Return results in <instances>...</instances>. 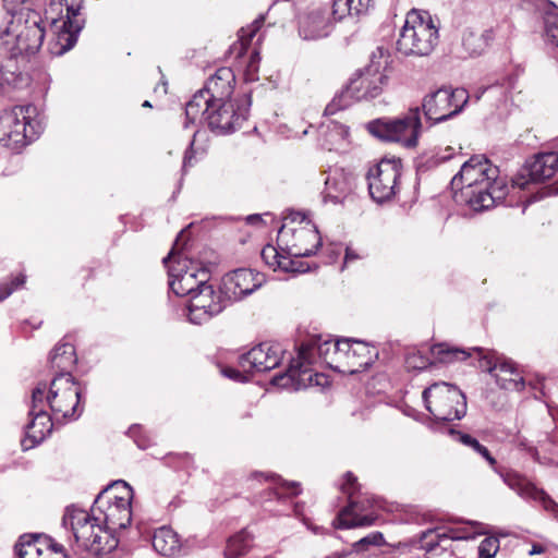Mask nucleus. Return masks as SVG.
<instances>
[{
	"mask_svg": "<svg viewBox=\"0 0 558 558\" xmlns=\"http://www.w3.org/2000/svg\"><path fill=\"white\" fill-rule=\"evenodd\" d=\"M452 189H461L468 205L474 211L492 208L506 199L511 186L499 177V169L484 156L465 161L451 180Z\"/></svg>",
	"mask_w": 558,
	"mask_h": 558,
	"instance_id": "nucleus-1",
	"label": "nucleus"
},
{
	"mask_svg": "<svg viewBox=\"0 0 558 558\" xmlns=\"http://www.w3.org/2000/svg\"><path fill=\"white\" fill-rule=\"evenodd\" d=\"M344 345H347L345 339L332 341L331 339L323 340L320 336L312 337L300 345L298 356L291 361L288 371L274 376L271 384L293 390L320 385L323 375L313 373L311 367L315 355L317 354L327 366L335 371L338 353L342 352Z\"/></svg>",
	"mask_w": 558,
	"mask_h": 558,
	"instance_id": "nucleus-2",
	"label": "nucleus"
},
{
	"mask_svg": "<svg viewBox=\"0 0 558 558\" xmlns=\"http://www.w3.org/2000/svg\"><path fill=\"white\" fill-rule=\"evenodd\" d=\"M82 0H50L48 7L45 9V19H41L40 27L46 34V23H49L52 31V36L48 41V50L52 56H62L71 50L78 37V33L83 28V21L78 17ZM35 12L41 16L37 11L25 8L14 16L11 22L20 19L24 21L28 12Z\"/></svg>",
	"mask_w": 558,
	"mask_h": 558,
	"instance_id": "nucleus-3",
	"label": "nucleus"
},
{
	"mask_svg": "<svg viewBox=\"0 0 558 558\" xmlns=\"http://www.w3.org/2000/svg\"><path fill=\"white\" fill-rule=\"evenodd\" d=\"M250 106V97L246 95L232 100L210 102L196 114L190 113L189 105H185L184 128L206 123L214 133L228 134L241 128L247 119Z\"/></svg>",
	"mask_w": 558,
	"mask_h": 558,
	"instance_id": "nucleus-4",
	"label": "nucleus"
},
{
	"mask_svg": "<svg viewBox=\"0 0 558 558\" xmlns=\"http://www.w3.org/2000/svg\"><path fill=\"white\" fill-rule=\"evenodd\" d=\"M62 525L70 529L76 544L93 555H101L113 550L118 541L101 526V517L83 509L69 507L62 519Z\"/></svg>",
	"mask_w": 558,
	"mask_h": 558,
	"instance_id": "nucleus-5",
	"label": "nucleus"
},
{
	"mask_svg": "<svg viewBox=\"0 0 558 558\" xmlns=\"http://www.w3.org/2000/svg\"><path fill=\"white\" fill-rule=\"evenodd\" d=\"M43 117L34 105L15 106L0 114V143L19 150L44 131Z\"/></svg>",
	"mask_w": 558,
	"mask_h": 558,
	"instance_id": "nucleus-6",
	"label": "nucleus"
},
{
	"mask_svg": "<svg viewBox=\"0 0 558 558\" xmlns=\"http://www.w3.org/2000/svg\"><path fill=\"white\" fill-rule=\"evenodd\" d=\"M277 241L282 252L294 257L314 255L322 245L317 227L300 211H292L284 218Z\"/></svg>",
	"mask_w": 558,
	"mask_h": 558,
	"instance_id": "nucleus-7",
	"label": "nucleus"
},
{
	"mask_svg": "<svg viewBox=\"0 0 558 558\" xmlns=\"http://www.w3.org/2000/svg\"><path fill=\"white\" fill-rule=\"evenodd\" d=\"M439 38L438 28L428 12L412 10L397 40V50L404 56L425 57L433 52Z\"/></svg>",
	"mask_w": 558,
	"mask_h": 558,
	"instance_id": "nucleus-8",
	"label": "nucleus"
},
{
	"mask_svg": "<svg viewBox=\"0 0 558 558\" xmlns=\"http://www.w3.org/2000/svg\"><path fill=\"white\" fill-rule=\"evenodd\" d=\"M38 386H45V407H49L56 421L77 420L83 413V390L72 374H56L48 392L46 384Z\"/></svg>",
	"mask_w": 558,
	"mask_h": 558,
	"instance_id": "nucleus-9",
	"label": "nucleus"
},
{
	"mask_svg": "<svg viewBox=\"0 0 558 558\" xmlns=\"http://www.w3.org/2000/svg\"><path fill=\"white\" fill-rule=\"evenodd\" d=\"M368 132L385 142H395L407 148L417 146L422 131L420 108H411L405 114L395 118H380L368 122Z\"/></svg>",
	"mask_w": 558,
	"mask_h": 558,
	"instance_id": "nucleus-10",
	"label": "nucleus"
},
{
	"mask_svg": "<svg viewBox=\"0 0 558 558\" xmlns=\"http://www.w3.org/2000/svg\"><path fill=\"white\" fill-rule=\"evenodd\" d=\"M422 398L426 410L438 421L461 420L466 414V397L454 385L434 383L423 390Z\"/></svg>",
	"mask_w": 558,
	"mask_h": 558,
	"instance_id": "nucleus-11",
	"label": "nucleus"
},
{
	"mask_svg": "<svg viewBox=\"0 0 558 558\" xmlns=\"http://www.w3.org/2000/svg\"><path fill=\"white\" fill-rule=\"evenodd\" d=\"M168 269L169 288L178 296H192L209 280V271L198 262L178 255L174 248L162 259Z\"/></svg>",
	"mask_w": 558,
	"mask_h": 558,
	"instance_id": "nucleus-12",
	"label": "nucleus"
},
{
	"mask_svg": "<svg viewBox=\"0 0 558 558\" xmlns=\"http://www.w3.org/2000/svg\"><path fill=\"white\" fill-rule=\"evenodd\" d=\"M114 487H121L123 494L108 496V499H105L108 492L104 489L98 494L92 507V512L102 515L101 523L105 524L106 531L109 533L126 529L132 521V487L124 481L114 482Z\"/></svg>",
	"mask_w": 558,
	"mask_h": 558,
	"instance_id": "nucleus-13",
	"label": "nucleus"
},
{
	"mask_svg": "<svg viewBox=\"0 0 558 558\" xmlns=\"http://www.w3.org/2000/svg\"><path fill=\"white\" fill-rule=\"evenodd\" d=\"M389 53L383 47L372 53L371 64L357 77L352 78L348 85L349 93L354 99H372L377 97L388 82V76L381 71L388 64Z\"/></svg>",
	"mask_w": 558,
	"mask_h": 558,
	"instance_id": "nucleus-14",
	"label": "nucleus"
},
{
	"mask_svg": "<svg viewBox=\"0 0 558 558\" xmlns=\"http://www.w3.org/2000/svg\"><path fill=\"white\" fill-rule=\"evenodd\" d=\"M469 100L464 88H439L426 95L422 102L425 118L432 124L444 122L462 111Z\"/></svg>",
	"mask_w": 558,
	"mask_h": 558,
	"instance_id": "nucleus-15",
	"label": "nucleus"
},
{
	"mask_svg": "<svg viewBox=\"0 0 558 558\" xmlns=\"http://www.w3.org/2000/svg\"><path fill=\"white\" fill-rule=\"evenodd\" d=\"M402 165L399 159L384 158L371 167L366 180L372 199L378 204L392 199L399 189Z\"/></svg>",
	"mask_w": 558,
	"mask_h": 558,
	"instance_id": "nucleus-16",
	"label": "nucleus"
},
{
	"mask_svg": "<svg viewBox=\"0 0 558 558\" xmlns=\"http://www.w3.org/2000/svg\"><path fill=\"white\" fill-rule=\"evenodd\" d=\"M235 85V75L231 68L221 66L211 75L205 86L197 90L189 105L190 113L196 114L199 110L210 102L232 100Z\"/></svg>",
	"mask_w": 558,
	"mask_h": 558,
	"instance_id": "nucleus-17",
	"label": "nucleus"
},
{
	"mask_svg": "<svg viewBox=\"0 0 558 558\" xmlns=\"http://www.w3.org/2000/svg\"><path fill=\"white\" fill-rule=\"evenodd\" d=\"M230 303L222 286L216 291L213 286L206 283L190 298L186 305L187 319L194 325L205 324L219 315Z\"/></svg>",
	"mask_w": 558,
	"mask_h": 558,
	"instance_id": "nucleus-18",
	"label": "nucleus"
},
{
	"mask_svg": "<svg viewBox=\"0 0 558 558\" xmlns=\"http://www.w3.org/2000/svg\"><path fill=\"white\" fill-rule=\"evenodd\" d=\"M473 350L480 354L478 367L493 375L500 388L521 390L524 387L523 377L512 361L499 355L495 351H485L482 348H474Z\"/></svg>",
	"mask_w": 558,
	"mask_h": 558,
	"instance_id": "nucleus-19",
	"label": "nucleus"
},
{
	"mask_svg": "<svg viewBox=\"0 0 558 558\" xmlns=\"http://www.w3.org/2000/svg\"><path fill=\"white\" fill-rule=\"evenodd\" d=\"M31 421L25 426V439L22 446L25 450L40 444L51 433L52 416L45 407V386H37L32 392V403L28 412Z\"/></svg>",
	"mask_w": 558,
	"mask_h": 558,
	"instance_id": "nucleus-20",
	"label": "nucleus"
},
{
	"mask_svg": "<svg viewBox=\"0 0 558 558\" xmlns=\"http://www.w3.org/2000/svg\"><path fill=\"white\" fill-rule=\"evenodd\" d=\"M558 170V153L548 151L536 154L527 160L524 167L511 179V189L524 190L530 183H539L555 175Z\"/></svg>",
	"mask_w": 558,
	"mask_h": 558,
	"instance_id": "nucleus-21",
	"label": "nucleus"
},
{
	"mask_svg": "<svg viewBox=\"0 0 558 558\" xmlns=\"http://www.w3.org/2000/svg\"><path fill=\"white\" fill-rule=\"evenodd\" d=\"M345 342L335 364V371L339 373L357 374L368 368L378 357L377 350L363 341L345 339Z\"/></svg>",
	"mask_w": 558,
	"mask_h": 558,
	"instance_id": "nucleus-22",
	"label": "nucleus"
},
{
	"mask_svg": "<svg viewBox=\"0 0 558 558\" xmlns=\"http://www.w3.org/2000/svg\"><path fill=\"white\" fill-rule=\"evenodd\" d=\"M341 490L348 495L349 505L340 511L333 521L337 529H351L359 526H371L374 524L375 517L372 514H361L364 508L361 502L354 499L356 490V477L348 472L344 475V483L341 485Z\"/></svg>",
	"mask_w": 558,
	"mask_h": 558,
	"instance_id": "nucleus-23",
	"label": "nucleus"
},
{
	"mask_svg": "<svg viewBox=\"0 0 558 558\" xmlns=\"http://www.w3.org/2000/svg\"><path fill=\"white\" fill-rule=\"evenodd\" d=\"M282 359V349L278 344L259 343L239 356V367L248 374L264 373L276 368Z\"/></svg>",
	"mask_w": 558,
	"mask_h": 558,
	"instance_id": "nucleus-24",
	"label": "nucleus"
},
{
	"mask_svg": "<svg viewBox=\"0 0 558 558\" xmlns=\"http://www.w3.org/2000/svg\"><path fill=\"white\" fill-rule=\"evenodd\" d=\"M504 483L521 498L539 504L544 510L558 517V504L553 500L545 490L536 487L515 472H500Z\"/></svg>",
	"mask_w": 558,
	"mask_h": 558,
	"instance_id": "nucleus-25",
	"label": "nucleus"
},
{
	"mask_svg": "<svg viewBox=\"0 0 558 558\" xmlns=\"http://www.w3.org/2000/svg\"><path fill=\"white\" fill-rule=\"evenodd\" d=\"M264 276L252 269L239 268L222 280V288L230 302L239 301L262 287Z\"/></svg>",
	"mask_w": 558,
	"mask_h": 558,
	"instance_id": "nucleus-26",
	"label": "nucleus"
},
{
	"mask_svg": "<svg viewBox=\"0 0 558 558\" xmlns=\"http://www.w3.org/2000/svg\"><path fill=\"white\" fill-rule=\"evenodd\" d=\"M335 17L325 9H314L299 19V34L304 40H318L329 36L333 29Z\"/></svg>",
	"mask_w": 558,
	"mask_h": 558,
	"instance_id": "nucleus-27",
	"label": "nucleus"
},
{
	"mask_svg": "<svg viewBox=\"0 0 558 558\" xmlns=\"http://www.w3.org/2000/svg\"><path fill=\"white\" fill-rule=\"evenodd\" d=\"M352 190L351 175L341 168L328 171L325 179L324 198L332 203L342 202Z\"/></svg>",
	"mask_w": 558,
	"mask_h": 558,
	"instance_id": "nucleus-28",
	"label": "nucleus"
},
{
	"mask_svg": "<svg viewBox=\"0 0 558 558\" xmlns=\"http://www.w3.org/2000/svg\"><path fill=\"white\" fill-rule=\"evenodd\" d=\"M151 544L156 553L163 557L174 558L183 550V543L179 534L166 525L154 531Z\"/></svg>",
	"mask_w": 558,
	"mask_h": 558,
	"instance_id": "nucleus-29",
	"label": "nucleus"
},
{
	"mask_svg": "<svg viewBox=\"0 0 558 558\" xmlns=\"http://www.w3.org/2000/svg\"><path fill=\"white\" fill-rule=\"evenodd\" d=\"M471 537H473V535L459 534L458 532H452L451 535H448L441 529H429L421 533L418 546L426 553H434L438 548L447 549V546L452 539H468Z\"/></svg>",
	"mask_w": 558,
	"mask_h": 558,
	"instance_id": "nucleus-30",
	"label": "nucleus"
},
{
	"mask_svg": "<svg viewBox=\"0 0 558 558\" xmlns=\"http://www.w3.org/2000/svg\"><path fill=\"white\" fill-rule=\"evenodd\" d=\"M50 365L56 374H71V369L77 362L74 345L65 338L54 345L50 353Z\"/></svg>",
	"mask_w": 558,
	"mask_h": 558,
	"instance_id": "nucleus-31",
	"label": "nucleus"
},
{
	"mask_svg": "<svg viewBox=\"0 0 558 558\" xmlns=\"http://www.w3.org/2000/svg\"><path fill=\"white\" fill-rule=\"evenodd\" d=\"M494 39L495 32L493 28L485 29L482 33L466 29L462 35V48L466 57H477L489 47Z\"/></svg>",
	"mask_w": 558,
	"mask_h": 558,
	"instance_id": "nucleus-32",
	"label": "nucleus"
},
{
	"mask_svg": "<svg viewBox=\"0 0 558 558\" xmlns=\"http://www.w3.org/2000/svg\"><path fill=\"white\" fill-rule=\"evenodd\" d=\"M372 0H333L332 1V15L335 20H342L347 15L360 16L365 14Z\"/></svg>",
	"mask_w": 558,
	"mask_h": 558,
	"instance_id": "nucleus-33",
	"label": "nucleus"
},
{
	"mask_svg": "<svg viewBox=\"0 0 558 558\" xmlns=\"http://www.w3.org/2000/svg\"><path fill=\"white\" fill-rule=\"evenodd\" d=\"M349 128L336 122L330 121L326 131V146L329 150L344 149L349 143Z\"/></svg>",
	"mask_w": 558,
	"mask_h": 558,
	"instance_id": "nucleus-34",
	"label": "nucleus"
},
{
	"mask_svg": "<svg viewBox=\"0 0 558 558\" xmlns=\"http://www.w3.org/2000/svg\"><path fill=\"white\" fill-rule=\"evenodd\" d=\"M252 543V535L246 530H243L228 539L225 556L227 558H238L248 551Z\"/></svg>",
	"mask_w": 558,
	"mask_h": 558,
	"instance_id": "nucleus-35",
	"label": "nucleus"
},
{
	"mask_svg": "<svg viewBox=\"0 0 558 558\" xmlns=\"http://www.w3.org/2000/svg\"><path fill=\"white\" fill-rule=\"evenodd\" d=\"M450 434L454 436L459 442L463 444L466 447H470L480 456H482L489 463V465L495 469L497 464L496 459L490 454L489 450L485 446L480 444V441L476 438L469 434L456 432L453 429H450Z\"/></svg>",
	"mask_w": 558,
	"mask_h": 558,
	"instance_id": "nucleus-36",
	"label": "nucleus"
},
{
	"mask_svg": "<svg viewBox=\"0 0 558 558\" xmlns=\"http://www.w3.org/2000/svg\"><path fill=\"white\" fill-rule=\"evenodd\" d=\"M301 493L300 484L298 482L281 481L272 489H269V498L267 501L277 499L278 501L286 502L289 498L298 496Z\"/></svg>",
	"mask_w": 558,
	"mask_h": 558,
	"instance_id": "nucleus-37",
	"label": "nucleus"
},
{
	"mask_svg": "<svg viewBox=\"0 0 558 558\" xmlns=\"http://www.w3.org/2000/svg\"><path fill=\"white\" fill-rule=\"evenodd\" d=\"M263 24V19L256 20L248 28H241L239 33V48L234 45V48L238 49V57H241L250 45L252 38L255 36L256 32Z\"/></svg>",
	"mask_w": 558,
	"mask_h": 558,
	"instance_id": "nucleus-38",
	"label": "nucleus"
},
{
	"mask_svg": "<svg viewBox=\"0 0 558 558\" xmlns=\"http://www.w3.org/2000/svg\"><path fill=\"white\" fill-rule=\"evenodd\" d=\"M351 99H354V96H352V93H349L347 87L339 95L335 96L333 99L326 106L325 114L333 116L338 111L345 109L351 105Z\"/></svg>",
	"mask_w": 558,
	"mask_h": 558,
	"instance_id": "nucleus-39",
	"label": "nucleus"
},
{
	"mask_svg": "<svg viewBox=\"0 0 558 558\" xmlns=\"http://www.w3.org/2000/svg\"><path fill=\"white\" fill-rule=\"evenodd\" d=\"M533 8L542 16L544 25H547L549 15L558 20V0H533Z\"/></svg>",
	"mask_w": 558,
	"mask_h": 558,
	"instance_id": "nucleus-40",
	"label": "nucleus"
},
{
	"mask_svg": "<svg viewBox=\"0 0 558 558\" xmlns=\"http://www.w3.org/2000/svg\"><path fill=\"white\" fill-rule=\"evenodd\" d=\"M384 543V535L380 532H372L368 535L353 543V549L355 551H366L372 546H380Z\"/></svg>",
	"mask_w": 558,
	"mask_h": 558,
	"instance_id": "nucleus-41",
	"label": "nucleus"
},
{
	"mask_svg": "<svg viewBox=\"0 0 558 558\" xmlns=\"http://www.w3.org/2000/svg\"><path fill=\"white\" fill-rule=\"evenodd\" d=\"M437 354L442 355L440 360L442 362H452V361H465L471 356V353L460 349H449L445 348L444 344H439L437 347Z\"/></svg>",
	"mask_w": 558,
	"mask_h": 558,
	"instance_id": "nucleus-42",
	"label": "nucleus"
},
{
	"mask_svg": "<svg viewBox=\"0 0 558 558\" xmlns=\"http://www.w3.org/2000/svg\"><path fill=\"white\" fill-rule=\"evenodd\" d=\"M499 549V539L494 536L485 537L478 546V558H493Z\"/></svg>",
	"mask_w": 558,
	"mask_h": 558,
	"instance_id": "nucleus-43",
	"label": "nucleus"
},
{
	"mask_svg": "<svg viewBox=\"0 0 558 558\" xmlns=\"http://www.w3.org/2000/svg\"><path fill=\"white\" fill-rule=\"evenodd\" d=\"M280 252L274 245L267 244L263 247L260 256L266 265L275 270L276 265H279Z\"/></svg>",
	"mask_w": 558,
	"mask_h": 558,
	"instance_id": "nucleus-44",
	"label": "nucleus"
},
{
	"mask_svg": "<svg viewBox=\"0 0 558 558\" xmlns=\"http://www.w3.org/2000/svg\"><path fill=\"white\" fill-rule=\"evenodd\" d=\"M558 17L549 15L547 25H544L545 37L548 41L558 47Z\"/></svg>",
	"mask_w": 558,
	"mask_h": 558,
	"instance_id": "nucleus-45",
	"label": "nucleus"
},
{
	"mask_svg": "<svg viewBox=\"0 0 558 558\" xmlns=\"http://www.w3.org/2000/svg\"><path fill=\"white\" fill-rule=\"evenodd\" d=\"M25 282V276L20 275L15 277L10 283L0 284V301L7 299L12 292Z\"/></svg>",
	"mask_w": 558,
	"mask_h": 558,
	"instance_id": "nucleus-46",
	"label": "nucleus"
},
{
	"mask_svg": "<svg viewBox=\"0 0 558 558\" xmlns=\"http://www.w3.org/2000/svg\"><path fill=\"white\" fill-rule=\"evenodd\" d=\"M296 264H298V262L291 259L290 255L286 256L281 253L280 257H279V265H276L275 270L279 269V270H282L286 272H303V271H305L304 269H300L296 266Z\"/></svg>",
	"mask_w": 558,
	"mask_h": 558,
	"instance_id": "nucleus-47",
	"label": "nucleus"
},
{
	"mask_svg": "<svg viewBox=\"0 0 558 558\" xmlns=\"http://www.w3.org/2000/svg\"><path fill=\"white\" fill-rule=\"evenodd\" d=\"M222 374L226 377L236 381H247L250 380V376H252V374L243 372L241 367L240 369L233 367H226L222 369Z\"/></svg>",
	"mask_w": 558,
	"mask_h": 558,
	"instance_id": "nucleus-48",
	"label": "nucleus"
},
{
	"mask_svg": "<svg viewBox=\"0 0 558 558\" xmlns=\"http://www.w3.org/2000/svg\"><path fill=\"white\" fill-rule=\"evenodd\" d=\"M259 61H260L259 52L254 50L251 53L250 61L246 66V75L250 77V80H254V75L258 71Z\"/></svg>",
	"mask_w": 558,
	"mask_h": 558,
	"instance_id": "nucleus-49",
	"label": "nucleus"
},
{
	"mask_svg": "<svg viewBox=\"0 0 558 558\" xmlns=\"http://www.w3.org/2000/svg\"><path fill=\"white\" fill-rule=\"evenodd\" d=\"M141 426L140 425H133L129 429V435L134 438L135 444L141 449H146L148 447V440L146 437L141 435Z\"/></svg>",
	"mask_w": 558,
	"mask_h": 558,
	"instance_id": "nucleus-50",
	"label": "nucleus"
},
{
	"mask_svg": "<svg viewBox=\"0 0 558 558\" xmlns=\"http://www.w3.org/2000/svg\"><path fill=\"white\" fill-rule=\"evenodd\" d=\"M193 145L194 142L190 143L189 148L186 149L183 158V170H185L187 167L192 166V159H193Z\"/></svg>",
	"mask_w": 558,
	"mask_h": 558,
	"instance_id": "nucleus-51",
	"label": "nucleus"
},
{
	"mask_svg": "<svg viewBox=\"0 0 558 558\" xmlns=\"http://www.w3.org/2000/svg\"><path fill=\"white\" fill-rule=\"evenodd\" d=\"M52 544H53L54 546L49 547V557H50L51 555H54V556H56L54 558H59V557H60V555H66V554L64 553V548H63V546H62V545H59V544L54 543L53 541H52Z\"/></svg>",
	"mask_w": 558,
	"mask_h": 558,
	"instance_id": "nucleus-52",
	"label": "nucleus"
},
{
	"mask_svg": "<svg viewBox=\"0 0 558 558\" xmlns=\"http://www.w3.org/2000/svg\"><path fill=\"white\" fill-rule=\"evenodd\" d=\"M360 256L350 247H347L345 250V256H344V265H347L348 263L352 262V260H355V259H359Z\"/></svg>",
	"mask_w": 558,
	"mask_h": 558,
	"instance_id": "nucleus-53",
	"label": "nucleus"
},
{
	"mask_svg": "<svg viewBox=\"0 0 558 558\" xmlns=\"http://www.w3.org/2000/svg\"><path fill=\"white\" fill-rule=\"evenodd\" d=\"M246 223L247 225H258L263 221V218L260 215L258 214H253V215H248L246 218Z\"/></svg>",
	"mask_w": 558,
	"mask_h": 558,
	"instance_id": "nucleus-54",
	"label": "nucleus"
},
{
	"mask_svg": "<svg viewBox=\"0 0 558 558\" xmlns=\"http://www.w3.org/2000/svg\"><path fill=\"white\" fill-rule=\"evenodd\" d=\"M107 495H106V498L105 499H108V496H113V495H122L123 494V489L120 487V488H116L114 487V483L110 486V487H107Z\"/></svg>",
	"mask_w": 558,
	"mask_h": 558,
	"instance_id": "nucleus-55",
	"label": "nucleus"
},
{
	"mask_svg": "<svg viewBox=\"0 0 558 558\" xmlns=\"http://www.w3.org/2000/svg\"><path fill=\"white\" fill-rule=\"evenodd\" d=\"M544 551V547L542 545L534 544L529 551L530 555L542 554Z\"/></svg>",
	"mask_w": 558,
	"mask_h": 558,
	"instance_id": "nucleus-56",
	"label": "nucleus"
},
{
	"mask_svg": "<svg viewBox=\"0 0 558 558\" xmlns=\"http://www.w3.org/2000/svg\"><path fill=\"white\" fill-rule=\"evenodd\" d=\"M181 234H183V231H180V234L178 235V238H177V240H175V243H174V245H173V247H172V250L174 248V251L177 250L175 247H177V245H178V241H179V238H180V235H181ZM174 257H178L175 252H174Z\"/></svg>",
	"mask_w": 558,
	"mask_h": 558,
	"instance_id": "nucleus-57",
	"label": "nucleus"
},
{
	"mask_svg": "<svg viewBox=\"0 0 558 558\" xmlns=\"http://www.w3.org/2000/svg\"><path fill=\"white\" fill-rule=\"evenodd\" d=\"M142 106L144 108H151V104L148 100H145Z\"/></svg>",
	"mask_w": 558,
	"mask_h": 558,
	"instance_id": "nucleus-58",
	"label": "nucleus"
},
{
	"mask_svg": "<svg viewBox=\"0 0 558 558\" xmlns=\"http://www.w3.org/2000/svg\"><path fill=\"white\" fill-rule=\"evenodd\" d=\"M451 157V154H447L440 157V160L445 161Z\"/></svg>",
	"mask_w": 558,
	"mask_h": 558,
	"instance_id": "nucleus-59",
	"label": "nucleus"
},
{
	"mask_svg": "<svg viewBox=\"0 0 558 558\" xmlns=\"http://www.w3.org/2000/svg\"><path fill=\"white\" fill-rule=\"evenodd\" d=\"M502 376H506V377H508V378L510 377V375H509V374H507V373H502Z\"/></svg>",
	"mask_w": 558,
	"mask_h": 558,
	"instance_id": "nucleus-60",
	"label": "nucleus"
},
{
	"mask_svg": "<svg viewBox=\"0 0 558 558\" xmlns=\"http://www.w3.org/2000/svg\"><path fill=\"white\" fill-rule=\"evenodd\" d=\"M531 451H533L534 454H537L536 449L531 448Z\"/></svg>",
	"mask_w": 558,
	"mask_h": 558,
	"instance_id": "nucleus-61",
	"label": "nucleus"
},
{
	"mask_svg": "<svg viewBox=\"0 0 558 558\" xmlns=\"http://www.w3.org/2000/svg\"><path fill=\"white\" fill-rule=\"evenodd\" d=\"M278 513H284V510H277Z\"/></svg>",
	"mask_w": 558,
	"mask_h": 558,
	"instance_id": "nucleus-62",
	"label": "nucleus"
}]
</instances>
